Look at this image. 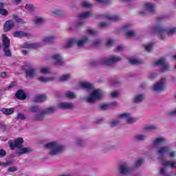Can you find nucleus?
I'll return each mask as SVG.
<instances>
[{
	"mask_svg": "<svg viewBox=\"0 0 176 176\" xmlns=\"http://www.w3.org/2000/svg\"><path fill=\"white\" fill-rule=\"evenodd\" d=\"M151 30L153 32H155V34H157V36H159L160 39H166L164 35H166V34L167 35H171L174 34V32H175L176 31V28H173L170 29H164V28H162V26L157 25L153 26Z\"/></svg>",
	"mask_w": 176,
	"mask_h": 176,
	"instance_id": "nucleus-1",
	"label": "nucleus"
},
{
	"mask_svg": "<svg viewBox=\"0 0 176 176\" xmlns=\"http://www.w3.org/2000/svg\"><path fill=\"white\" fill-rule=\"evenodd\" d=\"M45 148L50 149V155L51 156H56V155H58V153H61L64 151V146L57 143V142H52L47 144Z\"/></svg>",
	"mask_w": 176,
	"mask_h": 176,
	"instance_id": "nucleus-2",
	"label": "nucleus"
},
{
	"mask_svg": "<svg viewBox=\"0 0 176 176\" xmlns=\"http://www.w3.org/2000/svg\"><path fill=\"white\" fill-rule=\"evenodd\" d=\"M2 41H3V50L5 53V56H6V57H11L12 52L10 51V40H9V37H8V36L5 34H3Z\"/></svg>",
	"mask_w": 176,
	"mask_h": 176,
	"instance_id": "nucleus-3",
	"label": "nucleus"
},
{
	"mask_svg": "<svg viewBox=\"0 0 176 176\" xmlns=\"http://www.w3.org/2000/svg\"><path fill=\"white\" fill-rule=\"evenodd\" d=\"M100 98H101V91L98 89L94 90L91 92L90 97L87 98V102L93 104V102H96V100H100Z\"/></svg>",
	"mask_w": 176,
	"mask_h": 176,
	"instance_id": "nucleus-4",
	"label": "nucleus"
},
{
	"mask_svg": "<svg viewBox=\"0 0 176 176\" xmlns=\"http://www.w3.org/2000/svg\"><path fill=\"white\" fill-rule=\"evenodd\" d=\"M24 142V140L21 138H19L15 140H10L8 142V146L11 151H13L15 148H21V144Z\"/></svg>",
	"mask_w": 176,
	"mask_h": 176,
	"instance_id": "nucleus-5",
	"label": "nucleus"
},
{
	"mask_svg": "<svg viewBox=\"0 0 176 176\" xmlns=\"http://www.w3.org/2000/svg\"><path fill=\"white\" fill-rule=\"evenodd\" d=\"M122 58L120 56H112L110 58L104 59L102 62V65L111 66L115 63H118V61H120Z\"/></svg>",
	"mask_w": 176,
	"mask_h": 176,
	"instance_id": "nucleus-6",
	"label": "nucleus"
},
{
	"mask_svg": "<svg viewBox=\"0 0 176 176\" xmlns=\"http://www.w3.org/2000/svg\"><path fill=\"white\" fill-rule=\"evenodd\" d=\"M155 4H152L151 3H146L144 5V10L140 12V16H144V14H148V13H153L155 12Z\"/></svg>",
	"mask_w": 176,
	"mask_h": 176,
	"instance_id": "nucleus-7",
	"label": "nucleus"
},
{
	"mask_svg": "<svg viewBox=\"0 0 176 176\" xmlns=\"http://www.w3.org/2000/svg\"><path fill=\"white\" fill-rule=\"evenodd\" d=\"M164 82H166V78H162L154 85L153 90L155 91H164Z\"/></svg>",
	"mask_w": 176,
	"mask_h": 176,
	"instance_id": "nucleus-8",
	"label": "nucleus"
},
{
	"mask_svg": "<svg viewBox=\"0 0 176 176\" xmlns=\"http://www.w3.org/2000/svg\"><path fill=\"white\" fill-rule=\"evenodd\" d=\"M52 58H53L54 61L55 65H64V61H63V58L60 54H55Z\"/></svg>",
	"mask_w": 176,
	"mask_h": 176,
	"instance_id": "nucleus-9",
	"label": "nucleus"
},
{
	"mask_svg": "<svg viewBox=\"0 0 176 176\" xmlns=\"http://www.w3.org/2000/svg\"><path fill=\"white\" fill-rule=\"evenodd\" d=\"M118 118H126V122L129 124L134 123L138 120V118H130V113H123L118 116Z\"/></svg>",
	"mask_w": 176,
	"mask_h": 176,
	"instance_id": "nucleus-10",
	"label": "nucleus"
},
{
	"mask_svg": "<svg viewBox=\"0 0 176 176\" xmlns=\"http://www.w3.org/2000/svg\"><path fill=\"white\" fill-rule=\"evenodd\" d=\"M22 47L23 49H38L41 47V44L39 43H25Z\"/></svg>",
	"mask_w": 176,
	"mask_h": 176,
	"instance_id": "nucleus-11",
	"label": "nucleus"
},
{
	"mask_svg": "<svg viewBox=\"0 0 176 176\" xmlns=\"http://www.w3.org/2000/svg\"><path fill=\"white\" fill-rule=\"evenodd\" d=\"M32 152V149L29 147H19V148L16 150V155H24L25 153H31Z\"/></svg>",
	"mask_w": 176,
	"mask_h": 176,
	"instance_id": "nucleus-12",
	"label": "nucleus"
},
{
	"mask_svg": "<svg viewBox=\"0 0 176 176\" xmlns=\"http://www.w3.org/2000/svg\"><path fill=\"white\" fill-rule=\"evenodd\" d=\"M14 38H31V34L23 31H16L13 32Z\"/></svg>",
	"mask_w": 176,
	"mask_h": 176,
	"instance_id": "nucleus-13",
	"label": "nucleus"
},
{
	"mask_svg": "<svg viewBox=\"0 0 176 176\" xmlns=\"http://www.w3.org/2000/svg\"><path fill=\"white\" fill-rule=\"evenodd\" d=\"M14 27V21L12 20H8L5 23L3 30L5 32H8V31H10V30H12Z\"/></svg>",
	"mask_w": 176,
	"mask_h": 176,
	"instance_id": "nucleus-14",
	"label": "nucleus"
},
{
	"mask_svg": "<svg viewBox=\"0 0 176 176\" xmlns=\"http://www.w3.org/2000/svg\"><path fill=\"white\" fill-rule=\"evenodd\" d=\"M58 107L60 109H72V108H74V104L60 102L58 104Z\"/></svg>",
	"mask_w": 176,
	"mask_h": 176,
	"instance_id": "nucleus-15",
	"label": "nucleus"
},
{
	"mask_svg": "<svg viewBox=\"0 0 176 176\" xmlns=\"http://www.w3.org/2000/svg\"><path fill=\"white\" fill-rule=\"evenodd\" d=\"M119 171L120 174H122V175H126V174L129 173V167H127V163L120 164L119 166Z\"/></svg>",
	"mask_w": 176,
	"mask_h": 176,
	"instance_id": "nucleus-16",
	"label": "nucleus"
},
{
	"mask_svg": "<svg viewBox=\"0 0 176 176\" xmlns=\"http://www.w3.org/2000/svg\"><path fill=\"white\" fill-rule=\"evenodd\" d=\"M32 21L36 27H39L43 24V18L41 16H34L32 19Z\"/></svg>",
	"mask_w": 176,
	"mask_h": 176,
	"instance_id": "nucleus-17",
	"label": "nucleus"
},
{
	"mask_svg": "<svg viewBox=\"0 0 176 176\" xmlns=\"http://www.w3.org/2000/svg\"><path fill=\"white\" fill-rule=\"evenodd\" d=\"M41 74L45 75V67H43V66H41L38 68V80L40 82H45V77L43 76H40Z\"/></svg>",
	"mask_w": 176,
	"mask_h": 176,
	"instance_id": "nucleus-18",
	"label": "nucleus"
},
{
	"mask_svg": "<svg viewBox=\"0 0 176 176\" xmlns=\"http://www.w3.org/2000/svg\"><path fill=\"white\" fill-rule=\"evenodd\" d=\"M87 42H89V38H87V36H85L84 38L79 41H76V43L78 47H83L85 46V43Z\"/></svg>",
	"mask_w": 176,
	"mask_h": 176,
	"instance_id": "nucleus-19",
	"label": "nucleus"
},
{
	"mask_svg": "<svg viewBox=\"0 0 176 176\" xmlns=\"http://www.w3.org/2000/svg\"><path fill=\"white\" fill-rule=\"evenodd\" d=\"M93 16V13L90 11L85 12L79 14V21H82L83 19H87L89 17H91Z\"/></svg>",
	"mask_w": 176,
	"mask_h": 176,
	"instance_id": "nucleus-20",
	"label": "nucleus"
},
{
	"mask_svg": "<svg viewBox=\"0 0 176 176\" xmlns=\"http://www.w3.org/2000/svg\"><path fill=\"white\" fill-rule=\"evenodd\" d=\"M16 97L18 100H25L27 98V95L21 89H19L16 94Z\"/></svg>",
	"mask_w": 176,
	"mask_h": 176,
	"instance_id": "nucleus-21",
	"label": "nucleus"
},
{
	"mask_svg": "<svg viewBox=\"0 0 176 176\" xmlns=\"http://www.w3.org/2000/svg\"><path fill=\"white\" fill-rule=\"evenodd\" d=\"M26 75L28 78H34L36 75V69L35 68H29L26 71Z\"/></svg>",
	"mask_w": 176,
	"mask_h": 176,
	"instance_id": "nucleus-22",
	"label": "nucleus"
},
{
	"mask_svg": "<svg viewBox=\"0 0 176 176\" xmlns=\"http://www.w3.org/2000/svg\"><path fill=\"white\" fill-rule=\"evenodd\" d=\"M103 17H104V19H107L108 20H111V21H119V20H120V16L118 15L107 14L104 15Z\"/></svg>",
	"mask_w": 176,
	"mask_h": 176,
	"instance_id": "nucleus-23",
	"label": "nucleus"
},
{
	"mask_svg": "<svg viewBox=\"0 0 176 176\" xmlns=\"http://www.w3.org/2000/svg\"><path fill=\"white\" fill-rule=\"evenodd\" d=\"M162 166L164 167H170L171 168H176V162H175L165 161L164 163H162Z\"/></svg>",
	"mask_w": 176,
	"mask_h": 176,
	"instance_id": "nucleus-24",
	"label": "nucleus"
},
{
	"mask_svg": "<svg viewBox=\"0 0 176 176\" xmlns=\"http://www.w3.org/2000/svg\"><path fill=\"white\" fill-rule=\"evenodd\" d=\"M1 112H2L4 115H12L14 112V109L10 108V109H1Z\"/></svg>",
	"mask_w": 176,
	"mask_h": 176,
	"instance_id": "nucleus-25",
	"label": "nucleus"
},
{
	"mask_svg": "<svg viewBox=\"0 0 176 176\" xmlns=\"http://www.w3.org/2000/svg\"><path fill=\"white\" fill-rule=\"evenodd\" d=\"M80 87L82 89H87V90H91L93 85L89 82H80Z\"/></svg>",
	"mask_w": 176,
	"mask_h": 176,
	"instance_id": "nucleus-26",
	"label": "nucleus"
},
{
	"mask_svg": "<svg viewBox=\"0 0 176 176\" xmlns=\"http://www.w3.org/2000/svg\"><path fill=\"white\" fill-rule=\"evenodd\" d=\"M168 152H170V148L168 147H167V146L161 147L157 151V153L159 155H164V153H167Z\"/></svg>",
	"mask_w": 176,
	"mask_h": 176,
	"instance_id": "nucleus-27",
	"label": "nucleus"
},
{
	"mask_svg": "<svg viewBox=\"0 0 176 176\" xmlns=\"http://www.w3.org/2000/svg\"><path fill=\"white\" fill-rule=\"evenodd\" d=\"M44 100H45V96L40 95L34 97L33 101L34 102H43Z\"/></svg>",
	"mask_w": 176,
	"mask_h": 176,
	"instance_id": "nucleus-28",
	"label": "nucleus"
},
{
	"mask_svg": "<svg viewBox=\"0 0 176 176\" xmlns=\"http://www.w3.org/2000/svg\"><path fill=\"white\" fill-rule=\"evenodd\" d=\"M129 63L132 64V65H137L138 64H143L144 60L140 59H130Z\"/></svg>",
	"mask_w": 176,
	"mask_h": 176,
	"instance_id": "nucleus-29",
	"label": "nucleus"
},
{
	"mask_svg": "<svg viewBox=\"0 0 176 176\" xmlns=\"http://www.w3.org/2000/svg\"><path fill=\"white\" fill-rule=\"evenodd\" d=\"M166 140L164 138H157L154 140L153 144L159 145L160 144H162V142H164Z\"/></svg>",
	"mask_w": 176,
	"mask_h": 176,
	"instance_id": "nucleus-30",
	"label": "nucleus"
},
{
	"mask_svg": "<svg viewBox=\"0 0 176 176\" xmlns=\"http://www.w3.org/2000/svg\"><path fill=\"white\" fill-rule=\"evenodd\" d=\"M51 14L52 16H53V17H58L59 16H61L63 14V11L60 10H56L55 11H53Z\"/></svg>",
	"mask_w": 176,
	"mask_h": 176,
	"instance_id": "nucleus-31",
	"label": "nucleus"
},
{
	"mask_svg": "<svg viewBox=\"0 0 176 176\" xmlns=\"http://www.w3.org/2000/svg\"><path fill=\"white\" fill-rule=\"evenodd\" d=\"M71 78L70 74H65L59 78L60 82H66V80H68Z\"/></svg>",
	"mask_w": 176,
	"mask_h": 176,
	"instance_id": "nucleus-32",
	"label": "nucleus"
},
{
	"mask_svg": "<svg viewBox=\"0 0 176 176\" xmlns=\"http://www.w3.org/2000/svg\"><path fill=\"white\" fill-rule=\"evenodd\" d=\"M76 40L74 38H71L68 40V41L66 43V47H71L74 43H76Z\"/></svg>",
	"mask_w": 176,
	"mask_h": 176,
	"instance_id": "nucleus-33",
	"label": "nucleus"
},
{
	"mask_svg": "<svg viewBox=\"0 0 176 176\" xmlns=\"http://www.w3.org/2000/svg\"><path fill=\"white\" fill-rule=\"evenodd\" d=\"M164 63H166V59L164 58H161L158 60L155 61V67H156V65H163Z\"/></svg>",
	"mask_w": 176,
	"mask_h": 176,
	"instance_id": "nucleus-34",
	"label": "nucleus"
},
{
	"mask_svg": "<svg viewBox=\"0 0 176 176\" xmlns=\"http://www.w3.org/2000/svg\"><path fill=\"white\" fill-rule=\"evenodd\" d=\"M25 8L26 10H28L29 12H34V10H35V7L32 4H26Z\"/></svg>",
	"mask_w": 176,
	"mask_h": 176,
	"instance_id": "nucleus-35",
	"label": "nucleus"
},
{
	"mask_svg": "<svg viewBox=\"0 0 176 176\" xmlns=\"http://www.w3.org/2000/svg\"><path fill=\"white\" fill-rule=\"evenodd\" d=\"M56 109L54 107H48L45 109V114L53 113Z\"/></svg>",
	"mask_w": 176,
	"mask_h": 176,
	"instance_id": "nucleus-36",
	"label": "nucleus"
},
{
	"mask_svg": "<svg viewBox=\"0 0 176 176\" xmlns=\"http://www.w3.org/2000/svg\"><path fill=\"white\" fill-rule=\"evenodd\" d=\"M54 39H56V37L54 36L45 37V43H50L52 42H54Z\"/></svg>",
	"mask_w": 176,
	"mask_h": 176,
	"instance_id": "nucleus-37",
	"label": "nucleus"
},
{
	"mask_svg": "<svg viewBox=\"0 0 176 176\" xmlns=\"http://www.w3.org/2000/svg\"><path fill=\"white\" fill-rule=\"evenodd\" d=\"M144 100V96L142 95H138L135 97L134 101L135 102H140Z\"/></svg>",
	"mask_w": 176,
	"mask_h": 176,
	"instance_id": "nucleus-38",
	"label": "nucleus"
},
{
	"mask_svg": "<svg viewBox=\"0 0 176 176\" xmlns=\"http://www.w3.org/2000/svg\"><path fill=\"white\" fill-rule=\"evenodd\" d=\"M16 119L20 120H25V119H27V116H25V114L23 113H18Z\"/></svg>",
	"mask_w": 176,
	"mask_h": 176,
	"instance_id": "nucleus-39",
	"label": "nucleus"
},
{
	"mask_svg": "<svg viewBox=\"0 0 176 176\" xmlns=\"http://www.w3.org/2000/svg\"><path fill=\"white\" fill-rule=\"evenodd\" d=\"M38 106H32L28 108L30 112L36 113L38 112Z\"/></svg>",
	"mask_w": 176,
	"mask_h": 176,
	"instance_id": "nucleus-40",
	"label": "nucleus"
},
{
	"mask_svg": "<svg viewBox=\"0 0 176 176\" xmlns=\"http://www.w3.org/2000/svg\"><path fill=\"white\" fill-rule=\"evenodd\" d=\"M81 6H82V8H91L93 6V5L87 1H84L82 3Z\"/></svg>",
	"mask_w": 176,
	"mask_h": 176,
	"instance_id": "nucleus-41",
	"label": "nucleus"
},
{
	"mask_svg": "<svg viewBox=\"0 0 176 176\" xmlns=\"http://www.w3.org/2000/svg\"><path fill=\"white\" fill-rule=\"evenodd\" d=\"M126 38H134L135 36V32L133 31H129L126 34Z\"/></svg>",
	"mask_w": 176,
	"mask_h": 176,
	"instance_id": "nucleus-42",
	"label": "nucleus"
},
{
	"mask_svg": "<svg viewBox=\"0 0 176 176\" xmlns=\"http://www.w3.org/2000/svg\"><path fill=\"white\" fill-rule=\"evenodd\" d=\"M65 96L67 98H75V94H74L73 92H67L65 94Z\"/></svg>",
	"mask_w": 176,
	"mask_h": 176,
	"instance_id": "nucleus-43",
	"label": "nucleus"
},
{
	"mask_svg": "<svg viewBox=\"0 0 176 176\" xmlns=\"http://www.w3.org/2000/svg\"><path fill=\"white\" fill-rule=\"evenodd\" d=\"M135 140H139V141H142L144 140H145V138H146V136L144 135H138L136 136H135Z\"/></svg>",
	"mask_w": 176,
	"mask_h": 176,
	"instance_id": "nucleus-44",
	"label": "nucleus"
},
{
	"mask_svg": "<svg viewBox=\"0 0 176 176\" xmlns=\"http://www.w3.org/2000/svg\"><path fill=\"white\" fill-rule=\"evenodd\" d=\"M101 40H96L95 41L93 42V46L94 47H98L101 45Z\"/></svg>",
	"mask_w": 176,
	"mask_h": 176,
	"instance_id": "nucleus-45",
	"label": "nucleus"
},
{
	"mask_svg": "<svg viewBox=\"0 0 176 176\" xmlns=\"http://www.w3.org/2000/svg\"><path fill=\"white\" fill-rule=\"evenodd\" d=\"M157 127L156 125H148L144 128V130H156Z\"/></svg>",
	"mask_w": 176,
	"mask_h": 176,
	"instance_id": "nucleus-46",
	"label": "nucleus"
},
{
	"mask_svg": "<svg viewBox=\"0 0 176 176\" xmlns=\"http://www.w3.org/2000/svg\"><path fill=\"white\" fill-rule=\"evenodd\" d=\"M10 164H13V161H7L6 162H1V166L3 167H6L8 166H10Z\"/></svg>",
	"mask_w": 176,
	"mask_h": 176,
	"instance_id": "nucleus-47",
	"label": "nucleus"
},
{
	"mask_svg": "<svg viewBox=\"0 0 176 176\" xmlns=\"http://www.w3.org/2000/svg\"><path fill=\"white\" fill-rule=\"evenodd\" d=\"M0 14H2V16H8V10L0 8Z\"/></svg>",
	"mask_w": 176,
	"mask_h": 176,
	"instance_id": "nucleus-48",
	"label": "nucleus"
},
{
	"mask_svg": "<svg viewBox=\"0 0 176 176\" xmlns=\"http://www.w3.org/2000/svg\"><path fill=\"white\" fill-rule=\"evenodd\" d=\"M16 85H17V82L16 81L12 82L10 85L7 87V89L8 90H10V89H13V87H14V86H16Z\"/></svg>",
	"mask_w": 176,
	"mask_h": 176,
	"instance_id": "nucleus-49",
	"label": "nucleus"
},
{
	"mask_svg": "<svg viewBox=\"0 0 176 176\" xmlns=\"http://www.w3.org/2000/svg\"><path fill=\"white\" fill-rule=\"evenodd\" d=\"M168 68H170V66L168 65H164V67H162L161 72H166L168 71Z\"/></svg>",
	"mask_w": 176,
	"mask_h": 176,
	"instance_id": "nucleus-50",
	"label": "nucleus"
},
{
	"mask_svg": "<svg viewBox=\"0 0 176 176\" xmlns=\"http://www.w3.org/2000/svg\"><path fill=\"white\" fill-rule=\"evenodd\" d=\"M4 156H6V151L0 149V158L4 157Z\"/></svg>",
	"mask_w": 176,
	"mask_h": 176,
	"instance_id": "nucleus-51",
	"label": "nucleus"
},
{
	"mask_svg": "<svg viewBox=\"0 0 176 176\" xmlns=\"http://www.w3.org/2000/svg\"><path fill=\"white\" fill-rule=\"evenodd\" d=\"M153 46V44H149L148 45H146L144 47V49L147 51V52H151L152 50V47Z\"/></svg>",
	"mask_w": 176,
	"mask_h": 176,
	"instance_id": "nucleus-52",
	"label": "nucleus"
},
{
	"mask_svg": "<svg viewBox=\"0 0 176 176\" xmlns=\"http://www.w3.org/2000/svg\"><path fill=\"white\" fill-rule=\"evenodd\" d=\"M8 173H14V171H17V167L12 166L8 169Z\"/></svg>",
	"mask_w": 176,
	"mask_h": 176,
	"instance_id": "nucleus-53",
	"label": "nucleus"
},
{
	"mask_svg": "<svg viewBox=\"0 0 176 176\" xmlns=\"http://www.w3.org/2000/svg\"><path fill=\"white\" fill-rule=\"evenodd\" d=\"M87 33L89 34L90 35H96V34H97V31L96 30H93L91 29H88L87 30Z\"/></svg>",
	"mask_w": 176,
	"mask_h": 176,
	"instance_id": "nucleus-54",
	"label": "nucleus"
},
{
	"mask_svg": "<svg viewBox=\"0 0 176 176\" xmlns=\"http://www.w3.org/2000/svg\"><path fill=\"white\" fill-rule=\"evenodd\" d=\"M160 175H164V176H167L168 175H167V173L166 172V168H162L160 170Z\"/></svg>",
	"mask_w": 176,
	"mask_h": 176,
	"instance_id": "nucleus-55",
	"label": "nucleus"
},
{
	"mask_svg": "<svg viewBox=\"0 0 176 176\" xmlns=\"http://www.w3.org/2000/svg\"><path fill=\"white\" fill-rule=\"evenodd\" d=\"M101 28H105V27H108L109 25L107 22H102L98 25Z\"/></svg>",
	"mask_w": 176,
	"mask_h": 176,
	"instance_id": "nucleus-56",
	"label": "nucleus"
},
{
	"mask_svg": "<svg viewBox=\"0 0 176 176\" xmlns=\"http://www.w3.org/2000/svg\"><path fill=\"white\" fill-rule=\"evenodd\" d=\"M118 96H119V91H116L111 92V97H113V98H116Z\"/></svg>",
	"mask_w": 176,
	"mask_h": 176,
	"instance_id": "nucleus-57",
	"label": "nucleus"
},
{
	"mask_svg": "<svg viewBox=\"0 0 176 176\" xmlns=\"http://www.w3.org/2000/svg\"><path fill=\"white\" fill-rule=\"evenodd\" d=\"M96 1L99 3H109V2H111V0H96Z\"/></svg>",
	"mask_w": 176,
	"mask_h": 176,
	"instance_id": "nucleus-58",
	"label": "nucleus"
},
{
	"mask_svg": "<svg viewBox=\"0 0 176 176\" xmlns=\"http://www.w3.org/2000/svg\"><path fill=\"white\" fill-rule=\"evenodd\" d=\"M119 124V121H114L111 122L110 127H115Z\"/></svg>",
	"mask_w": 176,
	"mask_h": 176,
	"instance_id": "nucleus-59",
	"label": "nucleus"
},
{
	"mask_svg": "<svg viewBox=\"0 0 176 176\" xmlns=\"http://www.w3.org/2000/svg\"><path fill=\"white\" fill-rule=\"evenodd\" d=\"M123 50H124V47H123L122 45H118L116 47V52H123Z\"/></svg>",
	"mask_w": 176,
	"mask_h": 176,
	"instance_id": "nucleus-60",
	"label": "nucleus"
},
{
	"mask_svg": "<svg viewBox=\"0 0 176 176\" xmlns=\"http://www.w3.org/2000/svg\"><path fill=\"white\" fill-rule=\"evenodd\" d=\"M100 109H108V108H109V105L107 104H103L102 105H100Z\"/></svg>",
	"mask_w": 176,
	"mask_h": 176,
	"instance_id": "nucleus-61",
	"label": "nucleus"
},
{
	"mask_svg": "<svg viewBox=\"0 0 176 176\" xmlns=\"http://www.w3.org/2000/svg\"><path fill=\"white\" fill-rule=\"evenodd\" d=\"M142 162H144V160L142 159L139 160L135 164V167H140V166L142 164Z\"/></svg>",
	"mask_w": 176,
	"mask_h": 176,
	"instance_id": "nucleus-62",
	"label": "nucleus"
},
{
	"mask_svg": "<svg viewBox=\"0 0 176 176\" xmlns=\"http://www.w3.org/2000/svg\"><path fill=\"white\" fill-rule=\"evenodd\" d=\"M157 76V73H152L149 75L150 79H154V78H156Z\"/></svg>",
	"mask_w": 176,
	"mask_h": 176,
	"instance_id": "nucleus-63",
	"label": "nucleus"
},
{
	"mask_svg": "<svg viewBox=\"0 0 176 176\" xmlns=\"http://www.w3.org/2000/svg\"><path fill=\"white\" fill-rule=\"evenodd\" d=\"M0 76H1V78H3L5 79V78H6V76H7L6 72H1L0 74Z\"/></svg>",
	"mask_w": 176,
	"mask_h": 176,
	"instance_id": "nucleus-64",
	"label": "nucleus"
}]
</instances>
